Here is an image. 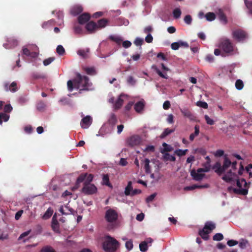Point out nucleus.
<instances>
[{
	"label": "nucleus",
	"mask_w": 252,
	"mask_h": 252,
	"mask_svg": "<svg viewBox=\"0 0 252 252\" xmlns=\"http://www.w3.org/2000/svg\"><path fill=\"white\" fill-rule=\"evenodd\" d=\"M171 104L170 102L168 100H166L164 101V102L163 104V108L164 110H168L170 108Z\"/></svg>",
	"instance_id": "e2e57ef3"
},
{
	"label": "nucleus",
	"mask_w": 252,
	"mask_h": 252,
	"mask_svg": "<svg viewBox=\"0 0 252 252\" xmlns=\"http://www.w3.org/2000/svg\"><path fill=\"white\" fill-rule=\"evenodd\" d=\"M46 107V104L45 103L42 101H39L36 105L37 109L39 111H43L45 109Z\"/></svg>",
	"instance_id": "c03bdc74"
},
{
	"label": "nucleus",
	"mask_w": 252,
	"mask_h": 252,
	"mask_svg": "<svg viewBox=\"0 0 252 252\" xmlns=\"http://www.w3.org/2000/svg\"><path fill=\"white\" fill-rule=\"evenodd\" d=\"M82 127L86 128L91 125L92 122V119L90 116H87L83 118L81 121Z\"/></svg>",
	"instance_id": "412c9836"
},
{
	"label": "nucleus",
	"mask_w": 252,
	"mask_h": 252,
	"mask_svg": "<svg viewBox=\"0 0 252 252\" xmlns=\"http://www.w3.org/2000/svg\"><path fill=\"white\" fill-rule=\"evenodd\" d=\"M90 19V15L87 13H84L78 17V21L80 24H84L89 21Z\"/></svg>",
	"instance_id": "a211bd4d"
},
{
	"label": "nucleus",
	"mask_w": 252,
	"mask_h": 252,
	"mask_svg": "<svg viewBox=\"0 0 252 252\" xmlns=\"http://www.w3.org/2000/svg\"><path fill=\"white\" fill-rule=\"evenodd\" d=\"M245 4L248 8V9L249 10V12L252 14V1H245Z\"/></svg>",
	"instance_id": "680f3d73"
},
{
	"label": "nucleus",
	"mask_w": 252,
	"mask_h": 252,
	"mask_svg": "<svg viewBox=\"0 0 252 252\" xmlns=\"http://www.w3.org/2000/svg\"><path fill=\"white\" fill-rule=\"evenodd\" d=\"M133 245L131 240L127 241L126 243V247L128 250H131L133 248Z\"/></svg>",
	"instance_id": "bf43d9fd"
},
{
	"label": "nucleus",
	"mask_w": 252,
	"mask_h": 252,
	"mask_svg": "<svg viewBox=\"0 0 252 252\" xmlns=\"http://www.w3.org/2000/svg\"><path fill=\"white\" fill-rule=\"evenodd\" d=\"M109 38L112 41L116 42L119 45H120L123 42V39L119 36L110 35L109 37Z\"/></svg>",
	"instance_id": "7c9ffc66"
},
{
	"label": "nucleus",
	"mask_w": 252,
	"mask_h": 252,
	"mask_svg": "<svg viewBox=\"0 0 252 252\" xmlns=\"http://www.w3.org/2000/svg\"><path fill=\"white\" fill-rule=\"evenodd\" d=\"M143 162L144 164V169L145 172L147 174L150 173L151 172V170L150 166V160L148 158H145Z\"/></svg>",
	"instance_id": "5701e85b"
},
{
	"label": "nucleus",
	"mask_w": 252,
	"mask_h": 252,
	"mask_svg": "<svg viewBox=\"0 0 252 252\" xmlns=\"http://www.w3.org/2000/svg\"><path fill=\"white\" fill-rule=\"evenodd\" d=\"M9 119V116L5 113H0V125L2 124V120L7 122Z\"/></svg>",
	"instance_id": "a19ab883"
},
{
	"label": "nucleus",
	"mask_w": 252,
	"mask_h": 252,
	"mask_svg": "<svg viewBox=\"0 0 252 252\" xmlns=\"http://www.w3.org/2000/svg\"><path fill=\"white\" fill-rule=\"evenodd\" d=\"M18 45V41L13 38H9L7 40V43L3 44V46L6 49H11Z\"/></svg>",
	"instance_id": "4468645a"
},
{
	"label": "nucleus",
	"mask_w": 252,
	"mask_h": 252,
	"mask_svg": "<svg viewBox=\"0 0 252 252\" xmlns=\"http://www.w3.org/2000/svg\"><path fill=\"white\" fill-rule=\"evenodd\" d=\"M140 250L142 252H145L148 250L147 242L143 241L139 244Z\"/></svg>",
	"instance_id": "ea45409f"
},
{
	"label": "nucleus",
	"mask_w": 252,
	"mask_h": 252,
	"mask_svg": "<svg viewBox=\"0 0 252 252\" xmlns=\"http://www.w3.org/2000/svg\"><path fill=\"white\" fill-rule=\"evenodd\" d=\"M182 12L179 8H176L173 11V17L175 19H178L181 17Z\"/></svg>",
	"instance_id": "79ce46f5"
},
{
	"label": "nucleus",
	"mask_w": 252,
	"mask_h": 252,
	"mask_svg": "<svg viewBox=\"0 0 252 252\" xmlns=\"http://www.w3.org/2000/svg\"><path fill=\"white\" fill-rule=\"evenodd\" d=\"M204 119L206 123L209 125H213L214 124V121L213 119H211L208 115H206L204 116Z\"/></svg>",
	"instance_id": "4d7b16f0"
},
{
	"label": "nucleus",
	"mask_w": 252,
	"mask_h": 252,
	"mask_svg": "<svg viewBox=\"0 0 252 252\" xmlns=\"http://www.w3.org/2000/svg\"><path fill=\"white\" fill-rule=\"evenodd\" d=\"M81 191L86 195H92L97 192V188L93 184H83Z\"/></svg>",
	"instance_id": "1a4fd4ad"
},
{
	"label": "nucleus",
	"mask_w": 252,
	"mask_h": 252,
	"mask_svg": "<svg viewBox=\"0 0 252 252\" xmlns=\"http://www.w3.org/2000/svg\"><path fill=\"white\" fill-rule=\"evenodd\" d=\"M190 175L192 179L197 181H201L205 176V174L202 172H198V169L196 171L195 169L192 170L190 172Z\"/></svg>",
	"instance_id": "f8f14e48"
},
{
	"label": "nucleus",
	"mask_w": 252,
	"mask_h": 252,
	"mask_svg": "<svg viewBox=\"0 0 252 252\" xmlns=\"http://www.w3.org/2000/svg\"><path fill=\"white\" fill-rule=\"evenodd\" d=\"M184 21L187 24L190 25L192 22L191 16L189 15H186L184 18Z\"/></svg>",
	"instance_id": "13d9d810"
},
{
	"label": "nucleus",
	"mask_w": 252,
	"mask_h": 252,
	"mask_svg": "<svg viewBox=\"0 0 252 252\" xmlns=\"http://www.w3.org/2000/svg\"><path fill=\"white\" fill-rule=\"evenodd\" d=\"M83 10V7L79 4L73 5L70 9V14L73 16H76L81 13Z\"/></svg>",
	"instance_id": "2eb2a0df"
},
{
	"label": "nucleus",
	"mask_w": 252,
	"mask_h": 252,
	"mask_svg": "<svg viewBox=\"0 0 252 252\" xmlns=\"http://www.w3.org/2000/svg\"><path fill=\"white\" fill-rule=\"evenodd\" d=\"M205 17L208 21H212L216 18V15L213 12H208L206 14Z\"/></svg>",
	"instance_id": "58836bf2"
},
{
	"label": "nucleus",
	"mask_w": 252,
	"mask_h": 252,
	"mask_svg": "<svg viewBox=\"0 0 252 252\" xmlns=\"http://www.w3.org/2000/svg\"><path fill=\"white\" fill-rule=\"evenodd\" d=\"M188 151V149H185V150L177 149L175 151L174 154L179 157H181V156H185L187 154Z\"/></svg>",
	"instance_id": "4c0bfd02"
},
{
	"label": "nucleus",
	"mask_w": 252,
	"mask_h": 252,
	"mask_svg": "<svg viewBox=\"0 0 252 252\" xmlns=\"http://www.w3.org/2000/svg\"><path fill=\"white\" fill-rule=\"evenodd\" d=\"M68 90L72 92L73 88L80 89L81 91H89V87L92 83H89V78L86 76H82L80 73H77L75 79L72 80H68L67 83Z\"/></svg>",
	"instance_id": "f257e3e1"
},
{
	"label": "nucleus",
	"mask_w": 252,
	"mask_h": 252,
	"mask_svg": "<svg viewBox=\"0 0 252 252\" xmlns=\"http://www.w3.org/2000/svg\"><path fill=\"white\" fill-rule=\"evenodd\" d=\"M102 184L108 187H112L109 181V177L108 174L103 175L102 178Z\"/></svg>",
	"instance_id": "c9c22d12"
},
{
	"label": "nucleus",
	"mask_w": 252,
	"mask_h": 252,
	"mask_svg": "<svg viewBox=\"0 0 252 252\" xmlns=\"http://www.w3.org/2000/svg\"><path fill=\"white\" fill-rule=\"evenodd\" d=\"M30 49L24 47L22 49V52L23 54L26 55L27 57H35L37 56L38 53L36 52H31L30 50Z\"/></svg>",
	"instance_id": "4be33fe9"
},
{
	"label": "nucleus",
	"mask_w": 252,
	"mask_h": 252,
	"mask_svg": "<svg viewBox=\"0 0 252 252\" xmlns=\"http://www.w3.org/2000/svg\"><path fill=\"white\" fill-rule=\"evenodd\" d=\"M86 29L90 33H92L98 30L97 25L93 21H90L86 24Z\"/></svg>",
	"instance_id": "f3484780"
},
{
	"label": "nucleus",
	"mask_w": 252,
	"mask_h": 252,
	"mask_svg": "<svg viewBox=\"0 0 252 252\" xmlns=\"http://www.w3.org/2000/svg\"><path fill=\"white\" fill-rule=\"evenodd\" d=\"M234 192L237 193L246 195L248 193V190L246 189H234Z\"/></svg>",
	"instance_id": "603ef678"
},
{
	"label": "nucleus",
	"mask_w": 252,
	"mask_h": 252,
	"mask_svg": "<svg viewBox=\"0 0 252 252\" xmlns=\"http://www.w3.org/2000/svg\"><path fill=\"white\" fill-rule=\"evenodd\" d=\"M39 252H56L55 249L49 245H46L42 248Z\"/></svg>",
	"instance_id": "473e14b6"
},
{
	"label": "nucleus",
	"mask_w": 252,
	"mask_h": 252,
	"mask_svg": "<svg viewBox=\"0 0 252 252\" xmlns=\"http://www.w3.org/2000/svg\"><path fill=\"white\" fill-rule=\"evenodd\" d=\"M162 146L163 147V149H162L160 152L163 154H165V152H171L173 150L172 147L166 144V143H163L162 144Z\"/></svg>",
	"instance_id": "a878e982"
},
{
	"label": "nucleus",
	"mask_w": 252,
	"mask_h": 252,
	"mask_svg": "<svg viewBox=\"0 0 252 252\" xmlns=\"http://www.w3.org/2000/svg\"><path fill=\"white\" fill-rule=\"evenodd\" d=\"M145 103L143 99L137 102L134 106L135 111L138 113H141L145 107Z\"/></svg>",
	"instance_id": "dca6fc26"
},
{
	"label": "nucleus",
	"mask_w": 252,
	"mask_h": 252,
	"mask_svg": "<svg viewBox=\"0 0 252 252\" xmlns=\"http://www.w3.org/2000/svg\"><path fill=\"white\" fill-rule=\"evenodd\" d=\"M180 110L185 117L188 118L190 121L195 120V117L189 109L180 108Z\"/></svg>",
	"instance_id": "ddd939ff"
},
{
	"label": "nucleus",
	"mask_w": 252,
	"mask_h": 252,
	"mask_svg": "<svg viewBox=\"0 0 252 252\" xmlns=\"http://www.w3.org/2000/svg\"><path fill=\"white\" fill-rule=\"evenodd\" d=\"M57 53L60 55L63 56L65 53V50L62 45H58L56 49Z\"/></svg>",
	"instance_id": "09e8293b"
},
{
	"label": "nucleus",
	"mask_w": 252,
	"mask_h": 252,
	"mask_svg": "<svg viewBox=\"0 0 252 252\" xmlns=\"http://www.w3.org/2000/svg\"><path fill=\"white\" fill-rule=\"evenodd\" d=\"M163 158L164 161H175L176 160V158L174 156L170 155L167 153L164 154Z\"/></svg>",
	"instance_id": "72a5a7b5"
},
{
	"label": "nucleus",
	"mask_w": 252,
	"mask_h": 252,
	"mask_svg": "<svg viewBox=\"0 0 252 252\" xmlns=\"http://www.w3.org/2000/svg\"><path fill=\"white\" fill-rule=\"evenodd\" d=\"M117 212L113 209H109L105 213V219L110 223L107 226L109 230L114 229L116 227V221L118 219Z\"/></svg>",
	"instance_id": "20e7f679"
},
{
	"label": "nucleus",
	"mask_w": 252,
	"mask_h": 252,
	"mask_svg": "<svg viewBox=\"0 0 252 252\" xmlns=\"http://www.w3.org/2000/svg\"><path fill=\"white\" fill-rule=\"evenodd\" d=\"M51 226L52 229L55 232H59V223L56 218V214H55L52 220Z\"/></svg>",
	"instance_id": "aec40b11"
},
{
	"label": "nucleus",
	"mask_w": 252,
	"mask_h": 252,
	"mask_svg": "<svg viewBox=\"0 0 252 252\" xmlns=\"http://www.w3.org/2000/svg\"><path fill=\"white\" fill-rule=\"evenodd\" d=\"M141 142V138L138 135H133L127 138L126 140L127 146L133 147L137 146Z\"/></svg>",
	"instance_id": "9d476101"
},
{
	"label": "nucleus",
	"mask_w": 252,
	"mask_h": 252,
	"mask_svg": "<svg viewBox=\"0 0 252 252\" xmlns=\"http://www.w3.org/2000/svg\"><path fill=\"white\" fill-rule=\"evenodd\" d=\"M127 82L128 84L133 85L135 83V81L133 77L131 76H129L127 77Z\"/></svg>",
	"instance_id": "774afa93"
},
{
	"label": "nucleus",
	"mask_w": 252,
	"mask_h": 252,
	"mask_svg": "<svg viewBox=\"0 0 252 252\" xmlns=\"http://www.w3.org/2000/svg\"><path fill=\"white\" fill-rule=\"evenodd\" d=\"M143 42V40L140 38H136L134 42V43L136 45V46H141V45L142 44ZM140 48L141 49V47H140Z\"/></svg>",
	"instance_id": "052dcab7"
},
{
	"label": "nucleus",
	"mask_w": 252,
	"mask_h": 252,
	"mask_svg": "<svg viewBox=\"0 0 252 252\" xmlns=\"http://www.w3.org/2000/svg\"><path fill=\"white\" fill-rule=\"evenodd\" d=\"M219 18L220 20L224 24L227 23V19L225 14L220 10H219Z\"/></svg>",
	"instance_id": "bb28decb"
},
{
	"label": "nucleus",
	"mask_w": 252,
	"mask_h": 252,
	"mask_svg": "<svg viewBox=\"0 0 252 252\" xmlns=\"http://www.w3.org/2000/svg\"><path fill=\"white\" fill-rule=\"evenodd\" d=\"M219 47L228 55H233L235 49L233 43L229 39L227 38H221L220 40Z\"/></svg>",
	"instance_id": "7ed1b4c3"
},
{
	"label": "nucleus",
	"mask_w": 252,
	"mask_h": 252,
	"mask_svg": "<svg viewBox=\"0 0 252 252\" xmlns=\"http://www.w3.org/2000/svg\"><path fill=\"white\" fill-rule=\"evenodd\" d=\"M222 179L226 183H229L236 181L237 186L240 188H241L242 187V185L238 178V175L236 173L232 172L231 170L228 171L226 174L223 175L222 177Z\"/></svg>",
	"instance_id": "423d86ee"
},
{
	"label": "nucleus",
	"mask_w": 252,
	"mask_h": 252,
	"mask_svg": "<svg viewBox=\"0 0 252 252\" xmlns=\"http://www.w3.org/2000/svg\"><path fill=\"white\" fill-rule=\"evenodd\" d=\"M216 228V225L212 221H207L202 230L199 231V235L201 238L207 240L209 239V234L210 233Z\"/></svg>",
	"instance_id": "39448f33"
},
{
	"label": "nucleus",
	"mask_w": 252,
	"mask_h": 252,
	"mask_svg": "<svg viewBox=\"0 0 252 252\" xmlns=\"http://www.w3.org/2000/svg\"><path fill=\"white\" fill-rule=\"evenodd\" d=\"M232 163V162L230 160V159L227 158L225 157L224 159V161L223 165L222 166L223 170L224 172L230 166L231 164Z\"/></svg>",
	"instance_id": "c85d7f7f"
},
{
	"label": "nucleus",
	"mask_w": 252,
	"mask_h": 252,
	"mask_svg": "<svg viewBox=\"0 0 252 252\" xmlns=\"http://www.w3.org/2000/svg\"><path fill=\"white\" fill-rule=\"evenodd\" d=\"M4 88L5 91H10L12 93L16 92L18 90L17 84L15 82H13L10 85L8 83H5Z\"/></svg>",
	"instance_id": "9b49d317"
},
{
	"label": "nucleus",
	"mask_w": 252,
	"mask_h": 252,
	"mask_svg": "<svg viewBox=\"0 0 252 252\" xmlns=\"http://www.w3.org/2000/svg\"><path fill=\"white\" fill-rule=\"evenodd\" d=\"M119 245V242L111 236L106 235L104 237L102 247L106 252H115Z\"/></svg>",
	"instance_id": "f03ea898"
},
{
	"label": "nucleus",
	"mask_w": 252,
	"mask_h": 252,
	"mask_svg": "<svg viewBox=\"0 0 252 252\" xmlns=\"http://www.w3.org/2000/svg\"><path fill=\"white\" fill-rule=\"evenodd\" d=\"M208 187L207 185H203V186H197L196 185H194L191 186H188L185 188V189L187 190H191L197 188H207Z\"/></svg>",
	"instance_id": "e433bc0d"
},
{
	"label": "nucleus",
	"mask_w": 252,
	"mask_h": 252,
	"mask_svg": "<svg viewBox=\"0 0 252 252\" xmlns=\"http://www.w3.org/2000/svg\"><path fill=\"white\" fill-rule=\"evenodd\" d=\"M199 133V126L198 125H195L194 126V132L190 134L189 136V140L191 141H192L195 137L197 136Z\"/></svg>",
	"instance_id": "b1692460"
},
{
	"label": "nucleus",
	"mask_w": 252,
	"mask_h": 252,
	"mask_svg": "<svg viewBox=\"0 0 252 252\" xmlns=\"http://www.w3.org/2000/svg\"><path fill=\"white\" fill-rule=\"evenodd\" d=\"M86 72L90 75H95L96 72L95 69L94 67H86L85 69Z\"/></svg>",
	"instance_id": "49530a36"
},
{
	"label": "nucleus",
	"mask_w": 252,
	"mask_h": 252,
	"mask_svg": "<svg viewBox=\"0 0 252 252\" xmlns=\"http://www.w3.org/2000/svg\"><path fill=\"white\" fill-rule=\"evenodd\" d=\"M235 87L238 90H242L244 87L243 82L240 79L237 80L235 82Z\"/></svg>",
	"instance_id": "a18cd8bd"
},
{
	"label": "nucleus",
	"mask_w": 252,
	"mask_h": 252,
	"mask_svg": "<svg viewBox=\"0 0 252 252\" xmlns=\"http://www.w3.org/2000/svg\"><path fill=\"white\" fill-rule=\"evenodd\" d=\"M117 122L116 116L112 113L110 115L108 119V123L112 126H114Z\"/></svg>",
	"instance_id": "cd10ccee"
},
{
	"label": "nucleus",
	"mask_w": 252,
	"mask_h": 252,
	"mask_svg": "<svg viewBox=\"0 0 252 252\" xmlns=\"http://www.w3.org/2000/svg\"><path fill=\"white\" fill-rule=\"evenodd\" d=\"M196 105L201 108L207 109L208 108V104L204 101H199L196 103Z\"/></svg>",
	"instance_id": "6e6d98bb"
},
{
	"label": "nucleus",
	"mask_w": 252,
	"mask_h": 252,
	"mask_svg": "<svg viewBox=\"0 0 252 252\" xmlns=\"http://www.w3.org/2000/svg\"><path fill=\"white\" fill-rule=\"evenodd\" d=\"M122 95H120L118 98V99L116 100L115 103H114V108L115 109H120L124 102V100L121 98Z\"/></svg>",
	"instance_id": "c756f323"
},
{
	"label": "nucleus",
	"mask_w": 252,
	"mask_h": 252,
	"mask_svg": "<svg viewBox=\"0 0 252 252\" xmlns=\"http://www.w3.org/2000/svg\"><path fill=\"white\" fill-rule=\"evenodd\" d=\"M223 239V236L221 233H216L213 237V239L214 241H221Z\"/></svg>",
	"instance_id": "3c124183"
},
{
	"label": "nucleus",
	"mask_w": 252,
	"mask_h": 252,
	"mask_svg": "<svg viewBox=\"0 0 252 252\" xmlns=\"http://www.w3.org/2000/svg\"><path fill=\"white\" fill-rule=\"evenodd\" d=\"M108 22V21L104 18L101 19L98 21L97 22V29H101L103 28L106 27L107 23Z\"/></svg>",
	"instance_id": "393cba45"
},
{
	"label": "nucleus",
	"mask_w": 252,
	"mask_h": 252,
	"mask_svg": "<svg viewBox=\"0 0 252 252\" xmlns=\"http://www.w3.org/2000/svg\"><path fill=\"white\" fill-rule=\"evenodd\" d=\"M155 71L156 73L161 78H164V79H167L168 78V75L166 73H164L162 72L157 67L155 68Z\"/></svg>",
	"instance_id": "8fccbe9b"
},
{
	"label": "nucleus",
	"mask_w": 252,
	"mask_h": 252,
	"mask_svg": "<svg viewBox=\"0 0 252 252\" xmlns=\"http://www.w3.org/2000/svg\"><path fill=\"white\" fill-rule=\"evenodd\" d=\"M94 178V175L92 174H88L87 173H83L80 174L77 179L76 184L75 185V188H78L79 187V184L82 182H84L83 184H92Z\"/></svg>",
	"instance_id": "0eeeda50"
},
{
	"label": "nucleus",
	"mask_w": 252,
	"mask_h": 252,
	"mask_svg": "<svg viewBox=\"0 0 252 252\" xmlns=\"http://www.w3.org/2000/svg\"><path fill=\"white\" fill-rule=\"evenodd\" d=\"M53 213V210L51 208H49L47 211L45 212L43 216H42V218L44 220H47L50 218Z\"/></svg>",
	"instance_id": "2f4dec72"
},
{
	"label": "nucleus",
	"mask_w": 252,
	"mask_h": 252,
	"mask_svg": "<svg viewBox=\"0 0 252 252\" xmlns=\"http://www.w3.org/2000/svg\"><path fill=\"white\" fill-rule=\"evenodd\" d=\"M212 169L217 173L219 175H220L224 172L222 167L221 165V163L220 162H217L213 166Z\"/></svg>",
	"instance_id": "6ab92c4d"
},
{
	"label": "nucleus",
	"mask_w": 252,
	"mask_h": 252,
	"mask_svg": "<svg viewBox=\"0 0 252 252\" xmlns=\"http://www.w3.org/2000/svg\"><path fill=\"white\" fill-rule=\"evenodd\" d=\"M210 164L207 165L205 166L204 168H198V172H207L210 170Z\"/></svg>",
	"instance_id": "864d4df0"
},
{
	"label": "nucleus",
	"mask_w": 252,
	"mask_h": 252,
	"mask_svg": "<svg viewBox=\"0 0 252 252\" xmlns=\"http://www.w3.org/2000/svg\"><path fill=\"white\" fill-rule=\"evenodd\" d=\"M32 77L34 79H44L46 77L45 75L40 74L38 72H33L32 74Z\"/></svg>",
	"instance_id": "de8ad7c7"
},
{
	"label": "nucleus",
	"mask_w": 252,
	"mask_h": 252,
	"mask_svg": "<svg viewBox=\"0 0 252 252\" xmlns=\"http://www.w3.org/2000/svg\"><path fill=\"white\" fill-rule=\"evenodd\" d=\"M175 131L174 129H170L169 128H165L160 135V138H164L169 134Z\"/></svg>",
	"instance_id": "f704fd0d"
},
{
	"label": "nucleus",
	"mask_w": 252,
	"mask_h": 252,
	"mask_svg": "<svg viewBox=\"0 0 252 252\" xmlns=\"http://www.w3.org/2000/svg\"><path fill=\"white\" fill-rule=\"evenodd\" d=\"M55 59V57H50L48 59H46L43 61V64L45 66H47L50 64L52 62H53Z\"/></svg>",
	"instance_id": "5fc2aeb1"
},
{
	"label": "nucleus",
	"mask_w": 252,
	"mask_h": 252,
	"mask_svg": "<svg viewBox=\"0 0 252 252\" xmlns=\"http://www.w3.org/2000/svg\"><path fill=\"white\" fill-rule=\"evenodd\" d=\"M238 242L237 241L234 240H228L227 242V244L229 247H232L234 246L237 244H238Z\"/></svg>",
	"instance_id": "338daca9"
},
{
	"label": "nucleus",
	"mask_w": 252,
	"mask_h": 252,
	"mask_svg": "<svg viewBox=\"0 0 252 252\" xmlns=\"http://www.w3.org/2000/svg\"><path fill=\"white\" fill-rule=\"evenodd\" d=\"M132 190L131 182H129L126 187L125 189V193L126 195H129Z\"/></svg>",
	"instance_id": "37998d69"
},
{
	"label": "nucleus",
	"mask_w": 252,
	"mask_h": 252,
	"mask_svg": "<svg viewBox=\"0 0 252 252\" xmlns=\"http://www.w3.org/2000/svg\"><path fill=\"white\" fill-rule=\"evenodd\" d=\"M12 110V107L10 104H6L4 107V111L5 113H9Z\"/></svg>",
	"instance_id": "0e129e2a"
},
{
	"label": "nucleus",
	"mask_w": 252,
	"mask_h": 252,
	"mask_svg": "<svg viewBox=\"0 0 252 252\" xmlns=\"http://www.w3.org/2000/svg\"><path fill=\"white\" fill-rule=\"evenodd\" d=\"M232 36L238 42H243L248 37V34L245 31L238 29L233 31Z\"/></svg>",
	"instance_id": "6e6552de"
},
{
	"label": "nucleus",
	"mask_w": 252,
	"mask_h": 252,
	"mask_svg": "<svg viewBox=\"0 0 252 252\" xmlns=\"http://www.w3.org/2000/svg\"><path fill=\"white\" fill-rule=\"evenodd\" d=\"M123 46L125 48H129L131 45V43L128 40H126L122 43Z\"/></svg>",
	"instance_id": "69168bd1"
}]
</instances>
